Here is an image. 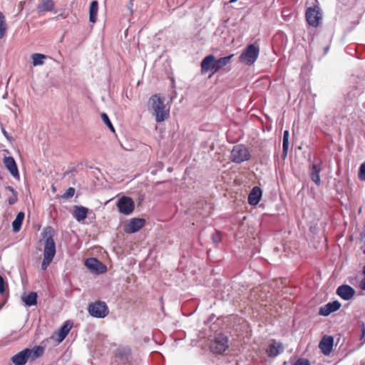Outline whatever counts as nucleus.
Returning a JSON list of instances; mask_svg holds the SVG:
<instances>
[{"instance_id":"obj_33","label":"nucleus","mask_w":365,"mask_h":365,"mask_svg":"<svg viewBox=\"0 0 365 365\" xmlns=\"http://www.w3.org/2000/svg\"><path fill=\"white\" fill-rule=\"evenodd\" d=\"M221 239H222L221 233L218 231L215 232L212 235V242L215 245H217L221 241Z\"/></svg>"},{"instance_id":"obj_41","label":"nucleus","mask_w":365,"mask_h":365,"mask_svg":"<svg viewBox=\"0 0 365 365\" xmlns=\"http://www.w3.org/2000/svg\"><path fill=\"white\" fill-rule=\"evenodd\" d=\"M362 332H363V336L364 335V332H365V328H364V326L363 325V327H362Z\"/></svg>"},{"instance_id":"obj_7","label":"nucleus","mask_w":365,"mask_h":365,"mask_svg":"<svg viewBox=\"0 0 365 365\" xmlns=\"http://www.w3.org/2000/svg\"><path fill=\"white\" fill-rule=\"evenodd\" d=\"M306 19L310 26H317L322 19L319 8L318 6L308 8L306 11Z\"/></svg>"},{"instance_id":"obj_20","label":"nucleus","mask_w":365,"mask_h":365,"mask_svg":"<svg viewBox=\"0 0 365 365\" xmlns=\"http://www.w3.org/2000/svg\"><path fill=\"white\" fill-rule=\"evenodd\" d=\"M73 324L70 322H66L60 328L58 332L57 341L61 342L68 335L71 329Z\"/></svg>"},{"instance_id":"obj_38","label":"nucleus","mask_w":365,"mask_h":365,"mask_svg":"<svg viewBox=\"0 0 365 365\" xmlns=\"http://www.w3.org/2000/svg\"><path fill=\"white\" fill-rule=\"evenodd\" d=\"M5 291L4 280V278L0 275V293H4Z\"/></svg>"},{"instance_id":"obj_22","label":"nucleus","mask_w":365,"mask_h":365,"mask_svg":"<svg viewBox=\"0 0 365 365\" xmlns=\"http://www.w3.org/2000/svg\"><path fill=\"white\" fill-rule=\"evenodd\" d=\"M98 9V4L96 1H93L89 9V21L92 23L96 21V16Z\"/></svg>"},{"instance_id":"obj_4","label":"nucleus","mask_w":365,"mask_h":365,"mask_svg":"<svg viewBox=\"0 0 365 365\" xmlns=\"http://www.w3.org/2000/svg\"><path fill=\"white\" fill-rule=\"evenodd\" d=\"M227 337L224 334H219L210 344V349L215 354H222L228 347Z\"/></svg>"},{"instance_id":"obj_32","label":"nucleus","mask_w":365,"mask_h":365,"mask_svg":"<svg viewBox=\"0 0 365 365\" xmlns=\"http://www.w3.org/2000/svg\"><path fill=\"white\" fill-rule=\"evenodd\" d=\"M259 48L257 46V43L252 44V63L256 61L258 57Z\"/></svg>"},{"instance_id":"obj_13","label":"nucleus","mask_w":365,"mask_h":365,"mask_svg":"<svg viewBox=\"0 0 365 365\" xmlns=\"http://www.w3.org/2000/svg\"><path fill=\"white\" fill-rule=\"evenodd\" d=\"M322 170L320 162L314 161L309 167V176L312 180L317 185H319L321 183L319 173Z\"/></svg>"},{"instance_id":"obj_3","label":"nucleus","mask_w":365,"mask_h":365,"mask_svg":"<svg viewBox=\"0 0 365 365\" xmlns=\"http://www.w3.org/2000/svg\"><path fill=\"white\" fill-rule=\"evenodd\" d=\"M88 311L96 318H104L108 314V308L105 302H97L89 304Z\"/></svg>"},{"instance_id":"obj_31","label":"nucleus","mask_w":365,"mask_h":365,"mask_svg":"<svg viewBox=\"0 0 365 365\" xmlns=\"http://www.w3.org/2000/svg\"><path fill=\"white\" fill-rule=\"evenodd\" d=\"M101 118H102V120H103V122L107 125V126L110 128V130L113 132H114V128L108 118V116L107 115V114L106 113H102L101 114Z\"/></svg>"},{"instance_id":"obj_43","label":"nucleus","mask_w":365,"mask_h":365,"mask_svg":"<svg viewBox=\"0 0 365 365\" xmlns=\"http://www.w3.org/2000/svg\"><path fill=\"white\" fill-rule=\"evenodd\" d=\"M237 0H230V3L235 2Z\"/></svg>"},{"instance_id":"obj_24","label":"nucleus","mask_w":365,"mask_h":365,"mask_svg":"<svg viewBox=\"0 0 365 365\" xmlns=\"http://www.w3.org/2000/svg\"><path fill=\"white\" fill-rule=\"evenodd\" d=\"M38 9L40 11H51L54 9V2L53 0H43Z\"/></svg>"},{"instance_id":"obj_37","label":"nucleus","mask_w":365,"mask_h":365,"mask_svg":"<svg viewBox=\"0 0 365 365\" xmlns=\"http://www.w3.org/2000/svg\"><path fill=\"white\" fill-rule=\"evenodd\" d=\"M294 365H311L309 361L305 359H299Z\"/></svg>"},{"instance_id":"obj_6","label":"nucleus","mask_w":365,"mask_h":365,"mask_svg":"<svg viewBox=\"0 0 365 365\" xmlns=\"http://www.w3.org/2000/svg\"><path fill=\"white\" fill-rule=\"evenodd\" d=\"M117 207L120 213L129 215L133 212L135 204L130 197H122L119 199Z\"/></svg>"},{"instance_id":"obj_14","label":"nucleus","mask_w":365,"mask_h":365,"mask_svg":"<svg viewBox=\"0 0 365 365\" xmlns=\"http://www.w3.org/2000/svg\"><path fill=\"white\" fill-rule=\"evenodd\" d=\"M336 294L344 300H349L354 294L355 290L349 285L343 284L336 289Z\"/></svg>"},{"instance_id":"obj_2","label":"nucleus","mask_w":365,"mask_h":365,"mask_svg":"<svg viewBox=\"0 0 365 365\" xmlns=\"http://www.w3.org/2000/svg\"><path fill=\"white\" fill-rule=\"evenodd\" d=\"M43 349L41 346H35L34 349H24L16 354L11 358L14 365H25L29 359L34 360L41 356Z\"/></svg>"},{"instance_id":"obj_28","label":"nucleus","mask_w":365,"mask_h":365,"mask_svg":"<svg viewBox=\"0 0 365 365\" xmlns=\"http://www.w3.org/2000/svg\"><path fill=\"white\" fill-rule=\"evenodd\" d=\"M289 131L284 130L283 134V142H282V153L284 157L287 156L288 148H289Z\"/></svg>"},{"instance_id":"obj_15","label":"nucleus","mask_w":365,"mask_h":365,"mask_svg":"<svg viewBox=\"0 0 365 365\" xmlns=\"http://www.w3.org/2000/svg\"><path fill=\"white\" fill-rule=\"evenodd\" d=\"M341 307V303L338 301H334L332 302H329L328 304H325L324 306H322L320 307L319 311V314L321 316H328L331 313L337 311Z\"/></svg>"},{"instance_id":"obj_44","label":"nucleus","mask_w":365,"mask_h":365,"mask_svg":"<svg viewBox=\"0 0 365 365\" xmlns=\"http://www.w3.org/2000/svg\"><path fill=\"white\" fill-rule=\"evenodd\" d=\"M364 253L365 254V249H364Z\"/></svg>"},{"instance_id":"obj_17","label":"nucleus","mask_w":365,"mask_h":365,"mask_svg":"<svg viewBox=\"0 0 365 365\" xmlns=\"http://www.w3.org/2000/svg\"><path fill=\"white\" fill-rule=\"evenodd\" d=\"M284 350L282 344L274 341L267 349V353L270 357H275Z\"/></svg>"},{"instance_id":"obj_9","label":"nucleus","mask_w":365,"mask_h":365,"mask_svg":"<svg viewBox=\"0 0 365 365\" xmlns=\"http://www.w3.org/2000/svg\"><path fill=\"white\" fill-rule=\"evenodd\" d=\"M85 265L91 272L102 274L106 271V267L96 258H88L85 262Z\"/></svg>"},{"instance_id":"obj_34","label":"nucleus","mask_w":365,"mask_h":365,"mask_svg":"<svg viewBox=\"0 0 365 365\" xmlns=\"http://www.w3.org/2000/svg\"><path fill=\"white\" fill-rule=\"evenodd\" d=\"M52 260H53V259H51V258L43 257V262L41 264V269L46 270L47 269V267H48V265L52 262Z\"/></svg>"},{"instance_id":"obj_18","label":"nucleus","mask_w":365,"mask_h":365,"mask_svg":"<svg viewBox=\"0 0 365 365\" xmlns=\"http://www.w3.org/2000/svg\"><path fill=\"white\" fill-rule=\"evenodd\" d=\"M88 212V208L83 206H75L73 216L78 222H81L86 218Z\"/></svg>"},{"instance_id":"obj_27","label":"nucleus","mask_w":365,"mask_h":365,"mask_svg":"<svg viewBox=\"0 0 365 365\" xmlns=\"http://www.w3.org/2000/svg\"><path fill=\"white\" fill-rule=\"evenodd\" d=\"M47 58V56L41 53H34L31 56L32 63L34 66H41L44 63V60Z\"/></svg>"},{"instance_id":"obj_35","label":"nucleus","mask_w":365,"mask_h":365,"mask_svg":"<svg viewBox=\"0 0 365 365\" xmlns=\"http://www.w3.org/2000/svg\"><path fill=\"white\" fill-rule=\"evenodd\" d=\"M359 178L362 181H365V163L360 165Z\"/></svg>"},{"instance_id":"obj_40","label":"nucleus","mask_w":365,"mask_h":365,"mask_svg":"<svg viewBox=\"0 0 365 365\" xmlns=\"http://www.w3.org/2000/svg\"><path fill=\"white\" fill-rule=\"evenodd\" d=\"M3 133H4V135L7 138H9L8 134H7V133H6V130H3Z\"/></svg>"},{"instance_id":"obj_16","label":"nucleus","mask_w":365,"mask_h":365,"mask_svg":"<svg viewBox=\"0 0 365 365\" xmlns=\"http://www.w3.org/2000/svg\"><path fill=\"white\" fill-rule=\"evenodd\" d=\"M4 165L11 175L16 179L19 180L20 176L16 163L13 157H6L4 160Z\"/></svg>"},{"instance_id":"obj_12","label":"nucleus","mask_w":365,"mask_h":365,"mask_svg":"<svg viewBox=\"0 0 365 365\" xmlns=\"http://www.w3.org/2000/svg\"><path fill=\"white\" fill-rule=\"evenodd\" d=\"M56 254V244L52 235L46 237L43 249V257L53 259Z\"/></svg>"},{"instance_id":"obj_1","label":"nucleus","mask_w":365,"mask_h":365,"mask_svg":"<svg viewBox=\"0 0 365 365\" xmlns=\"http://www.w3.org/2000/svg\"><path fill=\"white\" fill-rule=\"evenodd\" d=\"M165 99L159 94L153 95L148 100V108L155 117L158 123H161L169 117L170 107L165 104Z\"/></svg>"},{"instance_id":"obj_8","label":"nucleus","mask_w":365,"mask_h":365,"mask_svg":"<svg viewBox=\"0 0 365 365\" xmlns=\"http://www.w3.org/2000/svg\"><path fill=\"white\" fill-rule=\"evenodd\" d=\"M215 66V57L213 55H208L201 62V71L202 73L210 71L213 74L217 72Z\"/></svg>"},{"instance_id":"obj_11","label":"nucleus","mask_w":365,"mask_h":365,"mask_svg":"<svg viewBox=\"0 0 365 365\" xmlns=\"http://www.w3.org/2000/svg\"><path fill=\"white\" fill-rule=\"evenodd\" d=\"M334 338L331 336L325 335L319 344V348L325 356L330 354L333 349Z\"/></svg>"},{"instance_id":"obj_10","label":"nucleus","mask_w":365,"mask_h":365,"mask_svg":"<svg viewBox=\"0 0 365 365\" xmlns=\"http://www.w3.org/2000/svg\"><path fill=\"white\" fill-rule=\"evenodd\" d=\"M145 220L143 218H133L125 226L124 231L131 234L139 231L145 225Z\"/></svg>"},{"instance_id":"obj_42","label":"nucleus","mask_w":365,"mask_h":365,"mask_svg":"<svg viewBox=\"0 0 365 365\" xmlns=\"http://www.w3.org/2000/svg\"><path fill=\"white\" fill-rule=\"evenodd\" d=\"M363 273H364V274L365 275V264H364V268H363Z\"/></svg>"},{"instance_id":"obj_26","label":"nucleus","mask_w":365,"mask_h":365,"mask_svg":"<svg viewBox=\"0 0 365 365\" xmlns=\"http://www.w3.org/2000/svg\"><path fill=\"white\" fill-rule=\"evenodd\" d=\"M262 195V191L258 186L252 187V206L259 203Z\"/></svg>"},{"instance_id":"obj_21","label":"nucleus","mask_w":365,"mask_h":365,"mask_svg":"<svg viewBox=\"0 0 365 365\" xmlns=\"http://www.w3.org/2000/svg\"><path fill=\"white\" fill-rule=\"evenodd\" d=\"M22 302L26 306H34L37 303V294L36 292H30L29 294L23 295L21 297Z\"/></svg>"},{"instance_id":"obj_29","label":"nucleus","mask_w":365,"mask_h":365,"mask_svg":"<svg viewBox=\"0 0 365 365\" xmlns=\"http://www.w3.org/2000/svg\"><path fill=\"white\" fill-rule=\"evenodd\" d=\"M6 31V24L5 16L3 13L0 12V38H2Z\"/></svg>"},{"instance_id":"obj_30","label":"nucleus","mask_w":365,"mask_h":365,"mask_svg":"<svg viewBox=\"0 0 365 365\" xmlns=\"http://www.w3.org/2000/svg\"><path fill=\"white\" fill-rule=\"evenodd\" d=\"M7 189L9 190H10L11 192H12V196H11L9 199H8V202H9V205H14V203L16 202L17 201V195H16V191L14 190V189L12 187H10L9 186L7 187Z\"/></svg>"},{"instance_id":"obj_5","label":"nucleus","mask_w":365,"mask_h":365,"mask_svg":"<svg viewBox=\"0 0 365 365\" xmlns=\"http://www.w3.org/2000/svg\"><path fill=\"white\" fill-rule=\"evenodd\" d=\"M249 153L247 149L242 145H237L233 147L231 152V158L233 162L241 163L247 160Z\"/></svg>"},{"instance_id":"obj_36","label":"nucleus","mask_w":365,"mask_h":365,"mask_svg":"<svg viewBox=\"0 0 365 365\" xmlns=\"http://www.w3.org/2000/svg\"><path fill=\"white\" fill-rule=\"evenodd\" d=\"M75 194V189L73 187H69L66 190L65 193L63 194V197L65 198H69L74 195Z\"/></svg>"},{"instance_id":"obj_39","label":"nucleus","mask_w":365,"mask_h":365,"mask_svg":"<svg viewBox=\"0 0 365 365\" xmlns=\"http://www.w3.org/2000/svg\"><path fill=\"white\" fill-rule=\"evenodd\" d=\"M251 200H252V198H251V192L247 195V202L251 205Z\"/></svg>"},{"instance_id":"obj_23","label":"nucleus","mask_w":365,"mask_h":365,"mask_svg":"<svg viewBox=\"0 0 365 365\" xmlns=\"http://www.w3.org/2000/svg\"><path fill=\"white\" fill-rule=\"evenodd\" d=\"M24 219V213L23 212H19L12 222L13 231L14 232H17L20 230Z\"/></svg>"},{"instance_id":"obj_19","label":"nucleus","mask_w":365,"mask_h":365,"mask_svg":"<svg viewBox=\"0 0 365 365\" xmlns=\"http://www.w3.org/2000/svg\"><path fill=\"white\" fill-rule=\"evenodd\" d=\"M239 62L246 65H251V43L247 44L240 54Z\"/></svg>"},{"instance_id":"obj_25","label":"nucleus","mask_w":365,"mask_h":365,"mask_svg":"<svg viewBox=\"0 0 365 365\" xmlns=\"http://www.w3.org/2000/svg\"><path fill=\"white\" fill-rule=\"evenodd\" d=\"M233 56L234 54H231L225 57L220 58L217 60L215 59V68L217 69V71L225 66Z\"/></svg>"}]
</instances>
